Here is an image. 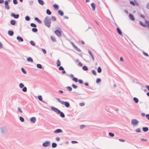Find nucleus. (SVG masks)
Segmentation results:
<instances>
[{"instance_id": "1", "label": "nucleus", "mask_w": 149, "mask_h": 149, "mask_svg": "<svg viewBox=\"0 0 149 149\" xmlns=\"http://www.w3.org/2000/svg\"><path fill=\"white\" fill-rule=\"evenodd\" d=\"M0 132L1 135L3 136L7 135L8 133L7 127L5 125L1 126L0 127Z\"/></svg>"}, {"instance_id": "2", "label": "nucleus", "mask_w": 149, "mask_h": 149, "mask_svg": "<svg viewBox=\"0 0 149 149\" xmlns=\"http://www.w3.org/2000/svg\"><path fill=\"white\" fill-rule=\"evenodd\" d=\"M44 23L45 25L48 28L51 26V18L49 16H46L44 20Z\"/></svg>"}, {"instance_id": "3", "label": "nucleus", "mask_w": 149, "mask_h": 149, "mask_svg": "<svg viewBox=\"0 0 149 149\" xmlns=\"http://www.w3.org/2000/svg\"><path fill=\"white\" fill-rule=\"evenodd\" d=\"M51 109L54 112L58 114H60V116L62 118H64L65 117V115L61 111L58 109L56 108L53 106H52L51 107Z\"/></svg>"}, {"instance_id": "4", "label": "nucleus", "mask_w": 149, "mask_h": 149, "mask_svg": "<svg viewBox=\"0 0 149 149\" xmlns=\"http://www.w3.org/2000/svg\"><path fill=\"white\" fill-rule=\"evenodd\" d=\"M60 29L59 30H56L54 31V33L58 37H61L62 36V30L60 27L58 28Z\"/></svg>"}, {"instance_id": "5", "label": "nucleus", "mask_w": 149, "mask_h": 149, "mask_svg": "<svg viewBox=\"0 0 149 149\" xmlns=\"http://www.w3.org/2000/svg\"><path fill=\"white\" fill-rule=\"evenodd\" d=\"M50 144V141H47L43 143L42 144V146L44 147H47L49 146Z\"/></svg>"}, {"instance_id": "6", "label": "nucleus", "mask_w": 149, "mask_h": 149, "mask_svg": "<svg viewBox=\"0 0 149 149\" xmlns=\"http://www.w3.org/2000/svg\"><path fill=\"white\" fill-rule=\"evenodd\" d=\"M139 122L136 119H132L131 121L132 124L134 125H138Z\"/></svg>"}, {"instance_id": "7", "label": "nucleus", "mask_w": 149, "mask_h": 149, "mask_svg": "<svg viewBox=\"0 0 149 149\" xmlns=\"http://www.w3.org/2000/svg\"><path fill=\"white\" fill-rule=\"evenodd\" d=\"M61 104L64 105L66 107L68 108L70 107V104L68 102L63 101Z\"/></svg>"}, {"instance_id": "8", "label": "nucleus", "mask_w": 149, "mask_h": 149, "mask_svg": "<svg viewBox=\"0 0 149 149\" xmlns=\"http://www.w3.org/2000/svg\"><path fill=\"white\" fill-rule=\"evenodd\" d=\"M10 16L15 19H17L19 17V15L18 14L16 15L14 13H11L10 14Z\"/></svg>"}, {"instance_id": "9", "label": "nucleus", "mask_w": 149, "mask_h": 149, "mask_svg": "<svg viewBox=\"0 0 149 149\" xmlns=\"http://www.w3.org/2000/svg\"><path fill=\"white\" fill-rule=\"evenodd\" d=\"M63 131L62 130L60 129H58L54 131L53 132L55 133H62Z\"/></svg>"}, {"instance_id": "10", "label": "nucleus", "mask_w": 149, "mask_h": 149, "mask_svg": "<svg viewBox=\"0 0 149 149\" xmlns=\"http://www.w3.org/2000/svg\"><path fill=\"white\" fill-rule=\"evenodd\" d=\"M17 39L19 42H22L23 41V39L22 38L19 36H18L17 37Z\"/></svg>"}, {"instance_id": "11", "label": "nucleus", "mask_w": 149, "mask_h": 149, "mask_svg": "<svg viewBox=\"0 0 149 149\" xmlns=\"http://www.w3.org/2000/svg\"><path fill=\"white\" fill-rule=\"evenodd\" d=\"M116 30L117 32L119 35L120 36H123L122 34V31H121L119 27L117 28Z\"/></svg>"}, {"instance_id": "12", "label": "nucleus", "mask_w": 149, "mask_h": 149, "mask_svg": "<svg viewBox=\"0 0 149 149\" xmlns=\"http://www.w3.org/2000/svg\"><path fill=\"white\" fill-rule=\"evenodd\" d=\"M36 118L35 117H32L30 118V120L31 122L33 123H35L36 122Z\"/></svg>"}, {"instance_id": "13", "label": "nucleus", "mask_w": 149, "mask_h": 149, "mask_svg": "<svg viewBox=\"0 0 149 149\" xmlns=\"http://www.w3.org/2000/svg\"><path fill=\"white\" fill-rule=\"evenodd\" d=\"M129 17L130 19L132 21H134L135 19V18L134 17V16L132 14H129Z\"/></svg>"}, {"instance_id": "14", "label": "nucleus", "mask_w": 149, "mask_h": 149, "mask_svg": "<svg viewBox=\"0 0 149 149\" xmlns=\"http://www.w3.org/2000/svg\"><path fill=\"white\" fill-rule=\"evenodd\" d=\"M8 34L9 36H12L14 34V32L12 30H9L8 31Z\"/></svg>"}, {"instance_id": "15", "label": "nucleus", "mask_w": 149, "mask_h": 149, "mask_svg": "<svg viewBox=\"0 0 149 149\" xmlns=\"http://www.w3.org/2000/svg\"><path fill=\"white\" fill-rule=\"evenodd\" d=\"M39 24H41L42 23V21L40 19H39L38 18L36 17L34 19Z\"/></svg>"}, {"instance_id": "16", "label": "nucleus", "mask_w": 149, "mask_h": 149, "mask_svg": "<svg viewBox=\"0 0 149 149\" xmlns=\"http://www.w3.org/2000/svg\"><path fill=\"white\" fill-rule=\"evenodd\" d=\"M10 23L12 25H14L16 23V22L14 20H12L10 21Z\"/></svg>"}, {"instance_id": "17", "label": "nucleus", "mask_w": 149, "mask_h": 149, "mask_svg": "<svg viewBox=\"0 0 149 149\" xmlns=\"http://www.w3.org/2000/svg\"><path fill=\"white\" fill-rule=\"evenodd\" d=\"M91 6L92 8V10L94 11L95 10V5L94 3H91Z\"/></svg>"}, {"instance_id": "18", "label": "nucleus", "mask_w": 149, "mask_h": 149, "mask_svg": "<svg viewBox=\"0 0 149 149\" xmlns=\"http://www.w3.org/2000/svg\"><path fill=\"white\" fill-rule=\"evenodd\" d=\"M133 100L136 103H138L139 101V99L135 97L133 98Z\"/></svg>"}, {"instance_id": "19", "label": "nucleus", "mask_w": 149, "mask_h": 149, "mask_svg": "<svg viewBox=\"0 0 149 149\" xmlns=\"http://www.w3.org/2000/svg\"><path fill=\"white\" fill-rule=\"evenodd\" d=\"M58 13L61 16H62L64 15L63 12L61 10H59L58 11Z\"/></svg>"}, {"instance_id": "20", "label": "nucleus", "mask_w": 149, "mask_h": 149, "mask_svg": "<svg viewBox=\"0 0 149 149\" xmlns=\"http://www.w3.org/2000/svg\"><path fill=\"white\" fill-rule=\"evenodd\" d=\"M143 131L145 132H147L148 130V127H143L142 128Z\"/></svg>"}, {"instance_id": "21", "label": "nucleus", "mask_w": 149, "mask_h": 149, "mask_svg": "<svg viewBox=\"0 0 149 149\" xmlns=\"http://www.w3.org/2000/svg\"><path fill=\"white\" fill-rule=\"evenodd\" d=\"M53 6L54 9L56 10L58 9L59 8V6L57 4H55L53 5Z\"/></svg>"}, {"instance_id": "22", "label": "nucleus", "mask_w": 149, "mask_h": 149, "mask_svg": "<svg viewBox=\"0 0 149 149\" xmlns=\"http://www.w3.org/2000/svg\"><path fill=\"white\" fill-rule=\"evenodd\" d=\"M27 60L28 62H33V59L30 57H29L27 58Z\"/></svg>"}, {"instance_id": "23", "label": "nucleus", "mask_w": 149, "mask_h": 149, "mask_svg": "<svg viewBox=\"0 0 149 149\" xmlns=\"http://www.w3.org/2000/svg\"><path fill=\"white\" fill-rule=\"evenodd\" d=\"M52 148H56L57 146V144L55 143H52Z\"/></svg>"}, {"instance_id": "24", "label": "nucleus", "mask_w": 149, "mask_h": 149, "mask_svg": "<svg viewBox=\"0 0 149 149\" xmlns=\"http://www.w3.org/2000/svg\"><path fill=\"white\" fill-rule=\"evenodd\" d=\"M38 3L42 5H43L44 4V2L42 0H38Z\"/></svg>"}, {"instance_id": "25", "label": "nucleus", "mask_w": 149, "mask_h": 149, "mask_svg": "<svg viewBox=\"0 0 149 149\" xmlns=\"http://www.w3.org/2000/svg\"><path fill=\"white\" fill-rule=\"evenodd\" d=\"M51 18V20L53 21H55L56 20V17L54 16H52L50 17Z\"/></svg>"}, {"instance_id": "26", "label": "nucleus", "mask_w": 149, "mask_h": 149, "mask_svg": "<svg viewBox=\"0 0 149 149\" xmlns=\"http://www.w3.org/2000/svg\"><path fill=\"white\" fill-rule=\"evenodd\" d=\"M46 12V13L49 15H50L52 14L51 12L49 9L47 10Z\"/></svg>"}, {"instance_id": "27", "label": "nucleus", "mask_w": 149, "mask_h": 149, "mask_svg": "<svg viewBox=\"0 0 149 149\" xmlns=\"http://www.w3.org/2000/svg\"><path fill=\"white\" fill-rule=\"evenodd\" d=\"M32 31L33 32L36 33L37 32L38 29L37 28L34 27L32 29Z\"/></svg>"}, {"instance_id": "28", "label": "nucleus", "mask_w": 149, "mask_h": 149, "mask_svg": "<svg viewBox=\"0 0 149 149\" xmlns=\"http://www.w3.org/2000/svg\"><path fill=\"white\" fill-rule=\"evenodd\" d=\"M139 24L140 25H141V26H143L144 27H146V25L145 24H144L141 21H140L139 22Z\"/></svg>"}, {"instance_id": "29", "label": "nucleus", "mask_w": 149, "mask_h": 149, "mask_svg": "<svg viewBox=\"0 0 149 149\" xmlns=\"http://www.w3.org/2000/svg\"><path fill=\"white\" fill-rule=\"evenodd\" d=\"M61 63L60 61L58 60L57 61V65L58 67H59L61 65Z\"/></svg>"}, {"instance_id": "30", "label": "nucleus", "mask_w": 149, "mask_h": 149, "mask_svg": "<svg viewBox=\"0 0 149 149\" xmlns=\"http://www.w3.org/2000/svg\"><path fill=\"white\" fill-rule=\"evenodd\" d=\"M83 69L85 71H87L88 70L87 67L86 65L82 67Z\"/></svg>"}, {"instance_id": "31", "label": "nucleus", "mask_w": 149, "mask_h": 149, "mask_svg": "<svg viewBox=\"0 0 149 149\" xmlns=\"http://www.w3.org/2000/svg\"><path fill=\"white\" fill-rule=\"evenodd\" d=\"M97 72L100 73L102 72V69L100 67H99L97 68Z\"/></svg>"}, {"instance_id": "32", "label": "nucleus", "mask_w": 149, "mask_h": 149, "mask_svg": "<svg viewBox=\"0 0 149 149\" xmlns=\"http://www.w3.org/2000/svg\"><path fill=\"white\" fill-rule=\"evenodd\" d=\"M30 26L32 27H33L34 28H36L37 27L36 25L34 23H31L30 24Z\"/></svg>"}, {"instance_id": "33", "label": "nucleus", "mask_w": 149, "mask_h": 149, "mask_svg": "<svg viewBox=\"0 0 149 149\" xmlns=\"http://www.w3.org/2000/svg\"><path fill=\"white\" fill-rule=\"evenodd\" d=\"M37 67L38 68L42 69V65L40 64H37Z\"/></svg>"}, {"instance_id": "34", "label": "nucleus", "mask_w": 149, "mask_h": 149, "mask_svg": "<svg viewBox=\"0 0 149 149\" xmlns=\"http://www.w3.org/2000/svg\"><path fill=\"white\" fill-rule=\"evenodd\" d=\"M66 89L68 90V91H70L72 90V88L70 86H68L66 87Z\"/></svg>"}, {"instance_id": "35", "label": "nucleus", "mask_w": 149, "mask_h": 149, "mask_svg": "<svg viewBox=\"0 0 149 149\" xmlns=\"http://www.w3.org/2000/svg\"><path fill=\"white\" fill-rule=\"evenodd\" d=\"M25 19L27 21H29L30 20V18L28 16H26L25 17Z\"/></svg>"}, {"instance_id": "36", "label": "nucleus", "mask_w": 149, "mask_h": 149, "mask_svg": "<svg viewBox=\"0 0 149 149\" xmlns=\"http://www.w3.org/2000/svg\"><path fill=\"white\" fill-rule=\"evenodd\" d=\"M19 119L20 121L22 122H23L24 120V119L21 116H19Z\"/></svg>"}, {"instance_id": "37", "label": "nucleus", "mask_w": 149, "mask_h": 149, "mask_svg": "<svg viewBox=\"0 0 149 149\" xmlns=\"http://www.w3.org/2000/svg\"><path fill=\"white\" fill-rule=\"evenodd\" d=\"M50 38L51 40L54 42H55L56 41V40L55 38H54L53 36H51L50 37Z\"/></svg>"}, {"instance_id": "38", "label": "nucleus", "mask_w": 149, "mask_h": 149, "mask_svg": "<svg viewBox=\"0 0 149 149\" xmlns=\"http://www.w3.org/2000/svg\"><path fill=\"white\" fill-rule=\"evenodd\" d=\"M19 86L20 88H22L24 86V84L22 83H20L19 85Z\"/></svg>"}, {"instance_id": "39", "label": "nucleus", "mask_w": 149, "mask_h": 149, "mask_svg": "<svg viewBox=\"0 0 149 149\" xmlns=\"http://www.w3.org/2000/svg\"><path fill=\"white\" fill-rule=\"evenodd\" d=\"M30 44L34 46L35 45V43L33 41L31 40L30 41Z\"/></svg>"}, {"instance_id": "40", "label": "nucleus", "mask_w": 149, "mask_h": 149, "mask_svg": "<svg viewBox=\"0 0 149 149\" xmlns=\"http://www.w3.org/2000/svg\"><path fill=\"white\" fill-rule=\"evenodd\" d=\"M72 80L76 82L78 81V79L77 78L75 77L73 78Z\"/></svg>"}, {"instance_id": "41", "label": "nucleus", "mask_w": 149, "mask_h": 149, "mask_svg": "<svg viewBox=\"0 0 149 149\" xmlns=\"http://www.w3.org/2000/svg\"><path fill=\"white\" fill-rule=\"evenodd\" d=\"M23 89H22V91L24 92H26L27 91V89L26 87H24L23 88Z\"/></svg>"}, {"instance_id": "42", "label": "nucleus", "mask_w": 149, "mask_h": 149, "mask_svg": "<svg viewBox=\"0 0 149 149\" xmlns=\"http://www.w3.org/2000/svg\"><path fill=\"white\" fill-rule=\"evenodd\" d=\"M21 70L22 72L24 74H26V70H25L24 68H21Z\"/></svg>"}, {"instance_id": "43", "label": "nucleus", "mask_w": 149, "mask_h": 149, "mask_svg": "<svg viewBox=\"0 0 149 149\" xmlns=\"http://www.w3.org/2000/svg\"><path fill=\"white\" fill-rule=\"evenodd\" d=\"M101 79L100 78H97L96 79V82L97 84H98L101 81Z\"/></svg>"}, {"instance_id": "44", "label": "nucleus", "mask_w": 149, "mask_h": 149, "mask_svg": "<svg viewBox=\"0 0 149 149\" xmlns=\"http://www.w3.org/2000/svg\"><path fill=\"white\" fill-rule=\"evenodd\" d=\"M72 87L74 88V89H76L77 88H78V86H77L74 84H73L72 85Z\"/></svg>"}, {"instance_id": "45", "label": "nucleus", "mask_w": 149, "mask_h": 149, "mask_svg": "<svg viewBox=\"0 0 149 149\" xmlns=\"http://www.w3.org/2000/svg\"><path fill=\"white\" fill-rule=\"evenodd\" d=\"M109 135L112 137L114 136V134L112 132H109Z\"/></svg>"}, {"instance_id": "46", "label": "nucleus", "mask_w": 149, "mask_h": 149, "mask_svg": "<svg viewBox=\"0 0 149 149\" xmlns=\"http://www.w3.org/2000/svg\"><path fill=\"white\" fill-rule=\"evenodd\" d=\"M38 100L40 101H42V97L41 95H39L38 96Z\"/></svg>"}, {"instance_id": "47", "label": "nucleus", "mask_w": 149, "mask_h": 149, "mask_svg": "<svg viewBox=\"0 0 149 149\" xmlns=\"http://www.w3.org/2000/svg\"><path fill=\"white\" fill-rule=\"evenodd\" d=\"M56 100L58 102L60 103L61 104L63 102V101L61 100L60 98H57Z\"/></svg>"}, {"instance_id": "48", "label": "nucleus", "mask_w": 149, "mask_h": 149, "mask_svg": "<svg viewBox=\"0 0 149 149\" xmlns=\"http://www.w3.org/2000/svg\"><path fill=\"white\" fill-rule=\"evenodd\" d=\"M92 72L94 75H96V72L95 70H92Z\"/></svg>"}, {"instance_id": "49", "label": "nucleus", "mask_w": 149, "mask_h": 149, "mask_svg": "<svg viewBox=\"0 0 149 149\" xmlns=\"http://www.w3.org/2000/svg\"><path fill=\"white\" fill-rule=\"evenodd\" d=\"M58 69L59 70H64V68L62 66H60L58 68Z\"/></svg>"}, {"instance_id": "50", "label": "nucleus", "mask_w": 149, "mask_h": 149, "mask_svg": "<svg viewBox=\"0 0 149 149\" xmlns=\"http://www.w3.org/2000/svg\"><path fill=\"white\" fill-rule=\"evenodd\" d=\"M85 125H81L80 126V128L81 129H83L85 127Z\"/></svg>"}, {"instance_id": "51", "label": "nucleus", "mask_w": 149, "mask_h": 149, "mask_svg": "<svg viewBox=\"0 0 149 149\" xmlns=\"http://www.w3.org/2000/svg\"><path fill=\"white\" fill-rule=\"evenodd\" d=\"M78 81L79 82V83L81 84H82L83 83V81L81 79H79L78 80Z\"/></svg>"}, {"instance_id": "52", "label": "nucleus", "mask_w": 149, "mask_h": 149, "mask_svg": "<svg viewBox=\"0 0 149 149\" xmlns=\"http://www.w3.org/2000/svg\"><path fill=\"white\" fill-rule=\"evenodd\" d=\"M85 103H80L79 104V105L80 106L83 107L85 105Z\"/></svg>"}, {"instance_id": "53", "label": "nucleus", "mask_w": 149, "mask_h": 149, "mask_svg": "<svg viewBox=\"0 0 149 149\" xmlns=\"http://www.w3.org/2000/svg\"><path fill=\"white\" fill-rule=\"evenodd\" d=\"M143 54L146 56H149L148 54L147 53L143 51Z\"/></svg>"}, {"instance_id": "54", "label": "nucleus", "mask_w": 149, "mask_h": 149, "mask_svg": "<svg viewBox=\"0 0 149 149\" xmlns=\"http://www.w3.org/2000/svg\"><path fill=\"white\" fill-rule=\"evenodd\" d=\"M74 49L78 52H80L81 51L80 49L77 46L74 48Z\"/></svg>"}, {"instance_id": "55", "label": "nucleus", "mask_w": 149, "mask_h": 149, "mask_svg": "<svg viewBox=\"0 0 149 149\" xmlns=\"http://www.w3.org/2000/svg\"><path fill=\"white\" fill-rule=\"evenodd\" d=\"M130 3L132 5H133V6H135V3H134V2L133 1H130Z\"/></svg>"}, {"instance_id": "56", "label": "nucleus", "mask_w": 149, "mask_h": 149, "mask_svg": "<svg viewBox=\"0 0 149 149\" xmlns=\"http://www.w3.org/2000/svg\"><path fill=\"white\" fill-rule=\"evenodd\" d=\"M13 2L14 4H16L17 3V0H13Z\"/></svg>"}, {"instance_id": "57", "label": "nucleus", "mask_w": 149, "mask_h": 149, "mask_svg": "<svg viewBox=\"0 0 149 149\" xmlns=\"http://www.w3.org/2000/svg\"><path fill=\"white\" fill-rule=\"evenodd\" d=\"M41 49L44 54H46V51L45 49Z\"/></svg>"}, {"instance_id": "58", "label": "nucleus", "mask_w": 149, "mask_h": 149, "mask_svg": "<svg viewBox=\"0 0 149 149\" xmlns=\"http://www.w3.org/2000/svg\"><path fill=\"white\" fill-rule=\"evenodd\" d=\"M141 131L140 129L139 128H138L136 130V132H140Z\"/></svg>"}, {"instance_id": "59", "label": "nucleus", "mask_w": 149, "mask_h": 149, "mask_svg": "<svg viewBox=\"0 0 149 149\" xmlns=\"http://www.w3.org/2000/svg\"><path fill=\"white\" fill-rule=\"evenodd\" d=\"M17 110L18 111H19V112L21 113H22L23 112L21 110V109L19 107L17 108Z\"/></svg>"}, {"instance_id": "60", "label": "nucleus", "mask_w": 149, "mask_h": 149, "mask_svg": "<svg viewBox=\"0 0 149 149\" xmlns=\"http://www.w3.org/2000/svg\"><path fill=\"white\" fill-rule=\"evenodd\" d=\"M88 53H89V54L90 55V56H91V55H93V54H92V52H91V51L90 50H88Z\"/></svg>"}, {"instance_id": "61", "label": "nucleus", "mask_w": 149, "mask_h": 149, "mask_svg": "<svg viewBox=\"0 0 149 149\" xmlns=\"http://www.w3.org/2000/svg\"><path fill=\"white\" fill-rule=\"evenodd\" d=\"M29 3L30 5H31L33 3V1H30L29 2Z\"/></svg>"}, {"instance_id": "62", "label": "nucleus", "mask_w": 149, "mask_h": 149, "mask_svg": "<svg viewBox=\"0 0 149 149\" xmlns=\"http://www.w3.org/2000/svg\"><path fill=\"white\" fill-rule=\"evenodd\" d=\"M146 8L148 9H149V2L147 3L146 6Z\"/></svg>"}, {"instance_id": "63", "label": "nucleus", "mask_w": 149, "mask_h": 149, "mask_svg": "<svg viewBox=\"0 0 149 149\" xmlns=\"http://www.w3.org/2000/svg\"><path fill=\"white\" fill-rule=\"evenodd\" d=\"M5 8L7 10H9L10 9V7L8 5L7 6H6Z\"/></svg>"}, {"instance_id": "64", "label": "nucleus", "mask_w": 149, "mask_h": 149, "mask_svg": "<svg viewBox=\"0 0 149 149\" xmlns=\"http://www.w3.org/2000/svg\"><path fill=\"white\" fill-rule=\"evenodd\" d=\"M146 116L147 119L149 120V114H147L146 115Z\"/></svg>"}]
</instances>
